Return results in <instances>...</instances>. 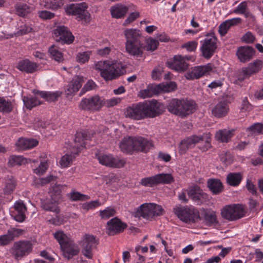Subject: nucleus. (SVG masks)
Returning <instances> with one entry per match:
<instances>
[{
    "instance_id": "864d4df0",
    "label": "nucleus",
    "mask_w": 263,
    "mask_h": 263,
    "mask_svg": "<svg viewBox=\"0 0 263 263\" xmlns=\"http://www.w3.org/2000/svg\"><path fill=\"white\" fill-rule=\"evenodd\" d=\"M17 14L21 16H25L30 13L32 8L26 4H19L16 6Z\"/></svg>"
},
{
    "instance_id": "f3484780",
    "label": "nucleus",
    "mask_w": 263,
    "mask_h": 263,
    "mask_svg": "<svg viewBox=\"0 0 263 263\" xmlns=\"http://www.w3.org/2000/svg\"><path fill=\"white\" fill-rule=\"evenodd\" d=\"M187 193L191 199L197 204L200 205L208 199L207 194L197 185L190 187L187 190Z\"/></svg>"
},
{
    "instance_id": "338daca9",
    "label": "nucleus",
    "mask_w": 263,
    "mask_h": 263,
    "mask_svg": "<svg viewBox=\"0 0 263 263\" xmlns=\"http://www.w3.org/2000/svg\"><path fill=\"white\" fill-rule=\"evenodd\" d=\"M70 199L72 201H84L89 199L88 196L81 194L79 192H73L70 194Z\"/></svg>"
},
{
    "instance_id": "8fccbe9b",
    "label": "nucleus",
    "mask_w": 263,
    "mask_h": 263,
    "mask_svg": "<svg viewBox=\"0 0 263 263\" xmlns=\"http://www.w3.org/2000/svg\"><path fill=\"white\" fill-rule=\"evenodd\" d=\"M159 87V93L161 92H168L176 89L177 85L175 82H171L166 84H161L157 85Z\"/></svg>"
},
{
    "instance_id": "412c9836",
    "label": "nucleus",
    "mask_w": 263,
    "mask_h": 263,
    "mask_svg": "<svg viewBox=\"0 0 263 263\" xmlns=\"http://www.w3.org/2000/svg\"><path fill=\"white\" fill-rule=\"evenodd\" d=\"M87 139L88 135L86 132H77L74 140V145L70 149L71 153L73 154H79L85 147V141Z\"/></svg>"
},
{
    "instance_id": "c9c22d12",
    "label": "nucleus",
    "mask_w": 263,
    "mask_h": 263,
    "mask_svg": "<svg viewBox=\"0 0 263 263\" xmlns=\"http://www.w3.org/2000/svg\"><path fill=\"white\" fill-rule=\"evenodd\" d=\"M33 92L35 95H40L42 98L49 102L57 101L58 98L61 95V92L59 91H39L38 90H34Z\"/></svg>"
},
{
    "instance_id": "7ed1b4c3",
    "label": "nucleus",
    "mask_w": 263,
    "mask_h": 263,
    "mask_svg": "<svg viewBox=\"0 0 263 263\" xmlns=\"http://www.w3.org/2000/svg\"><path fill=\"white\" fill-rule=\"evenodd\" d=\"M166 108L170 113L183 118L195 112L196 105L192 100L172 99L168 101Z\"/></svg>"
},
{
    "instance_id": "a878e982",
    "label": "nucleus",
    "mask_w": 263,
    "mask_h": 263,
    "mask_svg": "<svg viewBox=\"0 0 263 263\" xmlns=\"http://www.w3.org/2000/svg\"><path fill=\"white\" fill-rule=\"evenodd\" d=\"M83 78L82 77H77L73 79L67 86L65 93L67 97L73 96L82 87Z\"/></svg>"
},
{
    "instance_id": "69168bd1",
    "label": "nucleus",
    "mask_w": 263,
    "mask_h": 263,
    "mask_svg": "<svg viewBox=\"0 0 263 263\" xmlns=\"http://www.w3.org/2000/svg\"><path fill=\"white\" fill-rule=\"evenodd\" d=\"M97 87L95 83L92 80H89L84 86L80 92V95H83L85 92L93 90Z\"/></svg>"
},
{
    "instance_id": "2f4dec72",
    "label": "nucleus",
    "mask_w": 263,
    "mask_h": 263,
    "mask_svg": "<svg viewBox=\"0 0 263 263\" xmlns=\"http://www.w3.org/2000/svg\"><path fill=\"white\" fill-rule=\"evenodd\" d=\"M120 148L124 153H134V144L133 137H124L120 142Z\"/></svg>"
},
{
    "instance_id": "37998d69",
    "label": "nucleus",
    "mask_w": 263,
    "mask_h": 263,
    "mask_svg": "<svg viewBox=\"0 0 263 263\" xmlns=\"http://www.w3.org/2000/svg\"><path fill=\"white\" fill-rule=\"evenodd\" d=\"M26 163H28L27 159L21 156L13 155L10 157L9 160V164L11 166L16 165H22Z\"/></svg>"
},
{
    "instance_id": "ddd939ff",
    "label": "nucleus",
    "mask_w": 263,
    "mask_h": 263,
    "mask_svg": "<svg viewBox=\"0 0 263 263\" xmlns=\"http://www.w3.org/2000/svg\"><path fill=\"white\" fill-rule=\"evenodd\" d=\"M194 61L195 58L192 56L182 57L180 55H175L172 61L167 62V65L170 68L177 71H183L187 69L189 64L186 61Z\"/></svg>"
},
{
    "instance_id": "603ef678",
    "label": "nucleus",
    "mask_w": 263,
    "mask_h": 263,
    "mask_svg": "<svg viewBox=\"0 0 263 263\" xmlns=\"http://www.w3.org/2000/svg\"><path fill=\"white\" fill-rule=\"evenodd\" d=\"M246 131L251 135L263 134V124L259 123H254L247 128Z\"/></svg>"
},
{
    "instance_id": "680f3d73",
    "label": "nucleus",
    "mask_w": 263,
    "mask_h": 263,
    "mask_svg": "<svg viewBox=\"0 0 263 263\" xmlns=\"http://www.w3.org/2000/svg\"><path fill=\"white\" fill-rule=\"evenodd\" d=\"M90 55V52L86 51L80 52L77 54V60L80 63H85L88 62Z\"/></svg>"
},
{
    "instance_id": "1a4fd4ad",
    "label": "nucleus",
    "mask_w": 263,
    "mask_h": 263,
    "mask_svg": "<svg viewBox=\"0 0 263 263\" xmlns=\"http://www.w3.org/2000/svg\"><path fill=\"white\" fill-rule=\"evenodd\" d=\"M103 106V98L98 95L84 98L79 104V108L80 110L90 112L99 111Z\"/></svg>"
},
{
    "instance_id": "a211bd4d",
    "label": "nucleus",
    "mask_w": 263,
    "mask_h": 263,
    "mask_svg": "<svg viewBox=\"0 0 263 263\" xmlns=\"http://www.w3.org/2000/svg\"><path fill=\"white\" fill-rule=\"evenodd\" d=\"M54 34L57 37L56 40L62 41L64 43L71 44L74 40V36L68 29L64 26H58L54 30Z\"/></svg>"
},
{
    "instance_id": "6e6d98bb",
    "label": "nucleus",
    "mask_w": 263,
    "mask_h": 263,
    "mask_svg": "<svg viewBox=\"0 0 263 263\" xmlns=\"http://www.w3.org/2000/svg\"><path fill=\"white\" fill-rule=\"evenodd\" d=\"M12 110L11 103L4 98H0V111L9 112Z\"/></svg>"
},
{
    "instance_id": "bb28decb",
    "label": "nucleus",
    "mask_w": 263,
    "mask_h": 263,
    "mask_svg": "<svg viewBox=\"0 0 263 263\" xmlns=\"http://www.w3.org/2000/svg\"><path fill=\"white\" fill-rule=\"evenodd\" d=\"M22 233V230L13 229L8 231L5 235L0 236V246H5L9 245L15 237H18Z\"/></svg>"
},
{
    "instance_id": "f257e3e1",
    "label": "nucleus",
    "mask_w": 263,
    "mask_h": 263,
    "mask_svg": "<svg viewBox=\"0 0 263 263\" xmlns=\"http://www.w3.org/2000/svg\"><path fill=\"white\" fill-rule=\"evenodd\" d=\"M94 68L105 81L116 79L123 74V64L117 61H100L95 64Z\"/></svg>"
},
{
    "instance_id": "9d476101",
    "label": "nucleus",
    "mask_w": 263,
    "mask_h": 263,
    "mask_svg": "<svg viewBox=\"0 0 263 263\" xmlns=\"http://www.w3.org/2000/svg\"><path fill=\"white\" fill-rule=\"evenodd\" d=\"M82 248V253L84 256L88 259L93 257L92 250L96 248L98 240L95 236L90 234H85L79 242Z\"/></svg>"
},
{
    "instance_id": "5701e85b",
    "label": "nucleus",
    "mask_w": 263,
    "mask_h": 263,
    "mask_svg": "<svg viewBox=\"0 0 263 263\" xmlns=\"http://www.w3.org/2000/svg\"><path fill=\"white\" fill-rule=\"evenodd\" d=\"M60 249L63 256L67 259H70L74 256L78 255L80 252L79 247L73 240L63 246Z\"/></svg>"
},
{
    "instance_id": "e433bc0d",
    "label": "nucleus",
    "mask_w": 263,
    "mask_h": 263,
    "mask_svg": "<svg viewBox=\"0 0 263 263\" xmlns=\"http://www.w3.org/2000/svg\"><path fill=\"white\" fill-rule=\"evenodd\" d=\"M54 238L60 245V248L68 243L72 239L63 231H58L53 233Z\"/></svg>"
},
{
    "instance_id": "473e14b6",
    "label": "nucleus",
    "mask_w": 263,
    "mask_h": 263,
    "mask_svg": "<svg viewBox=\"0 0 263 263\" xmlns=\"http://www.w3.org/2000/svg\"><path fill=\"white\" fill-rule=\"evenodd\" d=\"M37 66L36 63L28 60H23L18 62L17 68L21 71L27 73H33L36 71Z\"/></svg>"
},
{
    "instance_id": "393cba45",
    "label": "nucleus",
    "mask_w": 263,
    "mask_h": 263,
    "mask_svg": "<svg viewBox=\"0 0 263 263\" xmlns=\"http://www.w3.org/2000/svg\"><path fill=\"white\" fill-rule=\"evenodd\" d=\"M235 129H222L217 130L215 135V139L219 142L228 143L234 135Z\"/></svg>"
},
{
    "instance_id": "b1692460",
    "label": "nucleus",
    "mask_w": 263,
    "mask_h": 263,
    "mask_svg": "<svg viewBox=\"0 0 263 263\" xmlns=\"http://www.w3.org/2000/svg\"><path fill=\"white\" fill-rule=\"evenodd\" d=\"M254 53V49L249 46H241L238 48L236 55L241 62L250 61Z\"/></svg>"
},
{
    "instance_id": "de8ad7c7",
    "label": "nucleus",
    "mask_w": 263,
    "mask_h": 263,
    "mask_svg": "<svg viewBox=\"0 0 263 263\" xmlns=\"http://www.w3.org/2000/svg\"><path fill=\"white\" fill-rule=\"evenodd\" d=\"M234 12L236 14H243L246 17L252 16L251 13L247 11V3L246 1L241 3L237 8L234 10Z\"/></svg>"
},
{
    "instance_id": "9b49d317",
    "label": "nucleus",
    "mask_w": 263,
    "mask_h": 263,
    "mask_svg": "<svg viewBox=\"0 0 263 263\" xmlns=\"http://www.w3.org/2000/svg\"><path fill=\"white\" fill-rule=\"evenodd\" d=\"M32 244L27 240L18 241L14 243L11 248V253L15 259H20L31 252Z\"/></svg>"
},
{
    "instance_id": "f8f14e48",
    "label": "nucleus",
    "mask_w": 263,
    "mask_h": 263,
    "mask_svg": "<svg viewBox=\"0 0 263 263\" xmlns=\"http://www.w3.org/2000/svg\"><path fill=\"white\" fill-rule=\"evenodd\" d=\"M99 163L103 165L112 168H120L126 164V161L119 157H114L111 155L102 154L96 155Z\"/></svg>"
},
{
    "instance_id": "20e7f679",
    "label": "nucleus",
    "mask_w": 263,
    "mask_h": 263,
    "mask_svg": "<svg viewBox=\"0 0 263 263\" xmlns=\"http://www.w3.org/2000/svg\"><path fill=\"white\" fill-rule=\"evenodd\" d=\"M164 210L160 205L145 203L139 206L136 211L133 213L135 217H142L147 220H152L156 216H159L164 213Z\"/></svg>"
},
{
    "instance_id": "13d9d810",
    "label": "nucleus",
    "mask_w": 263,
    "mask_h": 263,
    "mask_svg": "<svg viewBox=\"0 0 263 263\" xmlns=\"http://www.w3.org/2000/svg\"><path fill=\"white\" fill-rule=\"evenodd\" d=\"M116 211L114 208L108 207L100 212V215L102 219H107L116 214Z\"/></svg>"
},
{
    "instance_id": "0e129e2a",
    "label": "nucleus",
    "mask_w": 263,
    "mask_h": 263,
    "mask_svg": "<svg viewBox=\"0 0 263 263\" xmlns=\"http://www.w3.org/2000/svg\"><path fill=\"white\" fill-rule=\"evenodd\" d=\"M100 205L101 203L99 200H95L83 204L82 208L85 210L88 211L89 210L97 208Z\"/></svg>"
},
{
    "instance_id": "cd10ccee",
    "label": "nucleus",
    "mask_w": 263,
    "mask_h": 263,
    "mask_svg": "<svg viewBox=\"0 0 263 263\" xmlns=\"http://www.w3.org/2000/svg\"><path fill=\"white\" fill-rule=\"evenodd\" d=\"M229 111L227 103L221 101L218 103L212 109V114L217 118H222L226 116Z\"/></svg>"
},
{
    "instance_id": "09e8293b",
    "label": "nucleus",
    "mask_w": 263,
    "mask_h": 263,
    "mask_svg": "<svg viewBox=\"0 0 263 263\" xmlns=\"http://www.w3.org/2000/svg\"><path fill=\"white\" fill-rule=\"evenodd\" d=\"M58 202L54 201H48L47 202L42 203V208L46 211L53 212L56 214L59 213L60 211L59 208L58 206Z\"/></svg>"
},
{
    "instance_id": "58836bf2",
    "label": "nucleus",
    "mask_w": 263,
    "mask_h": 263,
    "mask_svg": "<svg viewBox=\"0 0 263 263\" xmlns=\"http://www.w3.org/2000/svg\"><path fill=\"white\" fill-rule=\"evenodd\" d=\"M208 185L210 190L215 194L221 192L223 189L222 184L218 179H209L208 181Z\"/></svg>"
},
{
    "instance_id": "c85d7f7f",
    "label": "nucleus",
    "mask_w": 263,
    "mask_h": 263,
    "mask_svg": "<svg viewBox=\"0 0 263 263\" xmlns=\"http://www.w3.org/2000/svg\"><path fill=\"white\" fill-rule=\"evenodd\" d=\"M191 138L195 145L197 143L201 142V141H204L205 142V145L204 146L201 148V149L203 152L208 151L211 147V135L209 133L203 134L202 135L200 136L193 135L191 136Z\"/></svg>"
},
{
    "instance_id": "f704fd0d",
    "label": "nucleus",
    "mask_w": 263,
    "mask_h": 263,
    "mask_svg": "<svg viewBox=\"0 0 263 263\" xmlns=\"http://www.w3.org/2000/svg\"><path fill=\"white\" fill-rule=\"evenodd\" d=\"M203 212L204 219L208 226H215L218 224L215 212L205 210H203Z\"/></svg>"
},
{
    "instance_id": "dca6fc26",
    "label": "nucleus",
    "mask_w": 263,
    "mask_h": 263,
    "mask_svg": "<svg viewBox=\"0 0 263 263\" xmlns=\"http://www.w3.org/2000/svg\"><path fill=\"white\" fill-rule=\"evenodd\" d=\"M126 227L125 223L122 222L118 218L115 217L107 222L106 232L109 235H114L122 232Z\"/></svg>"
},
{
    "instance_id": "3c124183",
    "label": "nucleus",
    "mask_w": 263,
    "mask_h": 263,
    "mask_svg": "<svg viewBox=\"0 0 263 263\" xmlns=\"http://www.w3.org/2000/svg\"><path fill=\"white\" fill-rule=\"evenodd\" d=\"M219 157L220 161L226 165L231 164L234 160L233 156L228 151L221 152Z\"/></svg>"
},
{
    "instance_id": "aec40b11",
    "label": "nucleus",
    "mask_w": 263,
    "mask_h": 263,
    "mask_svg": "<svg viewBox=\"0 0 263 263\" xmlns=\"http://www.w3.org/2000/svg\"><path fill=\"white\" fill-rule=\"evenodd\" d=\"M148 118H154L158 117L165 111V107L164 105L156 100L146 102Z\"/></svg>"
},
{
    "instance_id": "2eb2a0df",
    "label": "nucleus",
    "mask_w": 263,
    "mask_h": 263,
    "mask_svg": "<svg viewBox=\"0 0 263 263\" xmlns=\"http://www.w3.org/2000/svg\"><path fill=\"white\" fill-rule=\"evenodd\" d=\"M262 67V62L257 60L250 63L247 67L243 68L239 72L238 79L242 81L245 79L249 78L251 76L258 72Z\"/></svg>"
},
{
    "instance_id": "4468645a",
    "label": "nucleus",
    "mask_w": 263,
    "mask_h": 263,
    "mask_svg": "<svg viewBox=\"0 0 263 263\" xmlns=\"http://www.w3.org/2000/svg\"><path fill=\"white\" fill-rule=\"evenodd\" d=\"M217 48V39L214 35L207 36L201 47L202 55L205 59H210Z\"/></svg>"
},
{
    "instance_id": "ea45409f",
    "label": "nucleus",
    "mask_w": 263,
    "mask_h": 263,
    "mask_svg": "<svg viewBox=\"0 0 263 263\" xmlns=\"http://www.w3.org/2000/svg\"><path fill=\"white\" fill-rule=\"evenodd\" d=\"M242 178V176L240 173H231L227 175V182L229 185L235 186L239 184Z\"/></svg>"
},
{
    "instance_id": "a19ab883",
    "label": "nucleus",
    "mask_w": 263,
    "mask_h": 263,
    "mask_svg": "<svg viewBox=\"0 0 263 263\" xmlns=\"http://www.w3.org/2000/svg\"><path fill=\"white\" fill-rule=\"evenodd\" d=\"M159 87L157 85L150 86L147 89L142 90L140 91V96L143 98H150L154 95H157L159 93L158 90Z\"/></svg>"
},
{
    "instance_id": "6ab92c4d",
    "label": "nucleus",
    "mask_w": 263,
    "mask_h": 263,
    "mask_svg": "<svg viewBox=\"0 0 263 263\" xmlns=\"http://www.w3.org/2000/svg\"><path fill=\"white\" fill-rule=\"evenodd\" d=\"M134 144V152H148L154 147L151 140H149L141 136L133 137Z\"/></svg>"
},
{
    "instance_id": "c03bdc74",
    "label": "nucleus",
    "mask_w": 263,
    "mask_h": 263,
    "mask_svg": "<svg viewBox=\"0 0 263 263\" xmlns=\"http://www.w3.org/2000/svg\"><path fill=\"white\" fill-rule=\"evenodd\" d=\"M23 100L26 107L30 110L41 104V102L36 97H24Z\"/></svg>"
},
{
    "instance_id": "4c0bfd02",
    "label": "nucleus",
    "mask_w": 263,
    "mask_h": 263,
    "mask_svg": "<svg viewBox=\"0 0 263 263\" xmlns=\"http://www.w3.org/2000/svg\"><path fill=\"white\" fill-rule=\"evenodd\" d=\"M62 185L54 184L50 189V194L51 200L55 202H58L62 198Z\"/></svg>"
},
{
    "instance_id": "4be33fe9",
    "label": "nucleus",
    "mask_w": 263,
    "mask_h": 263,
    "mask_svg": "<svg viewBox=\"0 0 263 263\" xmlns=\"http://www.w3.org/2000/svg\"><path fill=\"white\" fill-rule=\"evenodd\" d=\"M211 70L212 67L210 64L195 67L191 71L186 74L185 77L187 79L189 80L199 79L208 74Z\"/></svg>"
},
{
    "instance_id": "a18cd8bd",
    "label": "nucleus",
    "mask_w": 263,
    "mask_h": 263,
    "mask_svg": "<svg viewBox=\"0 0 263 263\" xmlns=\"http://www.w3.org/2000/svg\"><path fill=\"white\" fill-rule=\"evenodd\" d=\"M16 186V181L13 178H8L6 180L4 192L6 194H10L15 190Z\"/></svg>"
},
{
    "instance_id": "f03ea898",
    "label": "nucleus",
    "mask_w": 263,
    "mask_h": 263,
    "mask_svg": "<svg viewBox=\"0 0 263 263\" xmlns=\"http://www.w3.org/2000/svg\"><path fill=\"white\" fill-rule=\"evenodd\" d=\"M126 39L125 49L129 54L137 57H142L143 54L141 31L137 29H126L124 31Z\"/></svg>"
},
{
    "instance_id": "5fc2aeb1",
    "label": "nucleus",
    "mask_w": 263,
    "mask_h": 263,
    "mask_svg": "<svg viewBox=\"0 0 263 263\" xmlns=\"http://www.w3.org/2000/svg\"><path fill=\"white\" fill-rule=\"evenodd\" d=\"M74 155V154L71 153V154L70 155L66 154L63 156L60 161L61 166L63 167H67L69 166L75 159Z\"/></svg>"
},
{
    "instance_id": "4d7b16f0",
    "label": "nucleus",
    "mask_w": 263,
    "mask_h": 263,
    "mask_svg": "<svg viewBox=\"0 0 263 263\" xmlns=\"http://www.w3.org/2000/svg\"><path fill=\"white\" fill-rule=\"evenodd\" d=\"M140 184L143 186L149 187H152L157 185L156 175L142 179L140 181Z\"/></svg>"
},
{
    "instance_id": "7c9ffc66",
    "label": "nucleus",
    "mask_w": 263,
    "mask_h": 263,
    "mask_svg": "<svg viewBox=\"0 0 263 263\" xmlns=\"http://www.w3.org/2000/svg\"><path fill=\"white\" fill-rule=\"evenodd\" d=\"M38 144V141L34 139L20 138L15 143L17 149L19 151L32 148Z\"/></svg>"
},
{
    "instance_id": "79ce46f5",
    "label": "nucleus",
    "mask_w": 263,
    "mask_h": 263,
    "mask_svg": "<svg viewBox=\"0 0 263 263\" xmlns=\"http://www.w3.org/2000/svg\"><path fill=\"white\" fill-rule=\"evenodd\" d=\"M157 184H170L174 181V179L170 174H159L156 175Z\"/></svg>"
},
{
    "instance_id": "c756f323",
    "label": "nucleus",
    "mask_w": 263,
    "mask_h": 263,
    "mask_svg": "<svg viewBox=\"0 0 263 263\" xmlns=\"http://www.w3.org/2000/svg\"><path fill=\"white\" fill-rule=\"evenodd\" d=\"M14 208L16 212L14 219L18 222H23L25 219V213L27 211V208L22 201H16Z\"/></svg>"
},
{
    "instance_id": "72a5a7b5",
    "label": "nucleus",
    "mask_w": 263,
    "mask_h": 263,
    "mask_svg": "<svg viewBox=\"0 0 263 263\" xmlns=\"http://www.w3.org/2000/svg\"><path fill=\"white\" fill-rule=\"evenodd\" d=\"M128 8L121 4H117L110 8L111 16L116 18L123 17L128 11Z\"/></svg>"
},
{
    "instance_id": "774afa93",
    "label": "nucleus",
    "mask_w": 263,
    "mask_h": 263,
    "mask_svg": "<svg viewBox=\"0 0 263 263\" xmlns=\"http://www.w3.org/2000/svg\"><path fill=\"white\" fill-rule=\"evenodd\" d=\"M159 45L158 42L155 39L149 38L147 41L146 49L149 51H154L157 48Z\"/></svg>"
},
{
    "instance_id": "0eeeda50",
    "label": "nucleus",
    "mask_w": 263,
    "mask_h": 263,
    "mask_svg": "<svg viewBox=\"0 0 263 263\" xmlns=\"http://www.w3.org/2000/svg\"><path fill=\"white\" fill-rule=\"evenodd\" d=\"M222 218L229 221H235L240 219L245 215V211L242 204L228 205L221 210Z\"/></svg>"
},
{
    "instance_id": "052dcab7",
    "label": "nucleus",
    "mask_w": 263,
    "mask_h": 263,
    "mask_svg": "<svg viewBox=\"0 0 263 263\" xmlns=\"http://www.w3.org/2000/svg\"><path fill=\"white\" fill-rule=\"evenodd\" d=\"M48 167L47 161H43L40 163L39 167L33 170V172L37 175H42L46 172Z\"/></svg>"
},
{
    "instance_id": "49530a36",
    "label": "nucleus",
    "mask_w": 263,
    "mask_h": 263,
    "mask_svg": "<svg viewBox=\"0 0 263 263\" xmlns=\"http://www.w3.org/2000/svg\"><path fill=\"white\" fill-rule=\"evenodd\" d=\"M49 52L51 57L55 61L60 62L63 60V54L57 47L55 46L50 47L49 49Z\"/></svg>"
},
{
    "instance_id": "e2e57ef3",
    "label": "nucleus",
    "mask_w": 263,
    "mask_h": 263,
    "mask_svg": "<svg viewBox=\"0 0 263 263\" xmlns=\"http://www.w3.org/2000/svg\"><path fill=\"white\" fill-rule=\"evenodd\" d=\"M121 101V99L118 98H113L110 99L105 100L103 98V106H105L107 107H113Z\"/></svg>"
},
{
    "instance_id": "423d86ee",
    "label": "nucleus",
    "mask_w": 263,
    "mask_h": 263,
    "mask_svg": "<svg viewBox=\"0 0 263 263\" xmlns=\"http://www.w3.org/2000/svg\"><path fill=\"white\" fill-rule=\"evenodd\" d=\"M87 6L85 3L80 4H71L67 6L65 11L69 15H74L76 19L80 21L89 22L90 15L87 11Z\"/></svg>"
},
{
    "instance_id": "39448f33",
    "label": "nucleus",
    "mask_w": 263,
    "mask_h": 263,
    "mask_svg": "<svg viewBox=\"0 0 263 263\" xmlns=\"http://www.w3.org/2000/svg\"><path fill=\"white\" fill-rule=\"evenodd\" d=\"M173 211L180 220L186 223H194L199 218L198 211L193 207L177 206Z\"/></svg>"
},
{
    "instance_id": "bf43d9fd",
    "label": "nucleus",
    "mask_w": 263,
    "mask_h": 263,
    "mask_svg": "<svg viewBox=\"0 0 263 263\" xmlns=\"http://www.w3.org/2000/svg\"><path fill=\"white\" fill-rule=\"evenodd\" d=\"M47 7L53 10L61 8L64 4V0H48Z\"/></svg>"
},
{
    "instance_id": "6e6552de",
    "label": "nucleus",
    "mask_w": 263,
    "mask_h": 263,
    "mask_svg": "<svg viewBox=\"0 0 263 263\" xmlns=\"http://www.w3.org/2000/svg\"><path fill=\"white\" fill-rule=\"evenodd\" d=\"M146 102L139 103L128 107L125 111L126 117L140 120L148 118Z\"/></svg>"
}]
</instances>
